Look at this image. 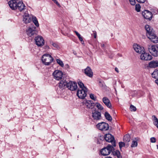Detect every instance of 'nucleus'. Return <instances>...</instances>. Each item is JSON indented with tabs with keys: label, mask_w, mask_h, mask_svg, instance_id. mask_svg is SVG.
Here are the masks:
<instances>
[{
	"label": "nucleus",
	"mask_w": 158,
	"mask_h": 158,
	"mask_svg": "<svg viewBox=\"0 0 158 158\" xmlns=\"http://www.w3.org/2000/svg\"><path fill=\"white\" fill-rule=\"evenodd\" d=\"M8 4L12 10L18 9L20 11L25 9V7L23 2L19 1L17 2L15 0H11L8 2Z\"/></svg>",
	"instance_id": "f257e3e1"
},
{
	"label": "nucleus",
	"mask_w": 158,
	"mask_h": 158,
	"mask_svg": "<svg viewBox=\"0 0 158 158\" xmlns=\"http://www.w3.org/2000/svg\"><path fill=\"white\" fill-rule=\"evenodd\" d=\"M53 60V59L52 56L47 54H44L42 57V61L45 65H49Z\"/></svg>",
	"instance_id": "f03ea898"
},
{
	"label": "nucleus",
	"mask_w": 158,
	"mask_h": 158,
	"mask_svg": "<svg viewBox=\"0 0 158 158\" xmlns=\"http://www.w3.org/2000/svg\"><path fill=\"white\" fill-rule=\"evenodd\" d=\"M114 151V146L111 145H108L106 147L104 148L101 150V154L105 156L109 155L111 152Z\"/></svg>",
	"instance_id": "7ed1b4c3"
},
{
	"label": "nucleus",
	"mask_w": 158,
	"mask_h": 158,
	"mask_svg": "<svg viewBox=\"0 0 158 158\" xmlns=\"http://www.w3.org/2000/svg\"><path fill=\"white\" fill-rule=\"evenodd\" d=\"M149 52L154 56H157L158 55V47L156 45H148V47Z\"/></svg>",
	"instance_id": "20e7f679"
},
{
	"label": "nucleus",
	"mask_w": 158,
	"mask_h": 158,
	"mask_svg": "<svg viewBox=\"0 0 158 158\" xmlns=\"http://www.w3.org/2000/svg\"><path fill=\"white\" fill-rule=\"evenodd\" d=\"M26 32L27 35L30 37L36 35L38 33L36 27L33 25L29 27L26 30Z\"/></svg>",
	"instance_id": "39448f33"
},
{
	"label": "nucleus",
	"mask_w": 158,
	"mask_h": 158,
	"mask_svg": "<svg viewBox=\"0 0 158 158\" xmlns=\"http://www.w3.org/2000/svg\"><path fill=\"white\" fill-rule=\"evenodd\" d=\"M104 138L107 142H111L113 146L115 147V141L114 136L110 134H106L105 135Z\"/></svg>",
	"instance_id": "423d86ee"
},
{
	"label": "nucleus",
	"mask_w": 158,
	"mask_h": 158,
	"mask_svg": "<svg viewBox=\"0 0 158 158\" xmlns=\"http://www.w3.org/2000/svg\"><path fill=\"white\" fill-rule=\"evenodd\" d=\"M35 44L39 47L43 46L44 44V40L43 37L40 35L36 36L35 39Z\"/></svg>",
	"instance_id": "0eeeda50"
},
{
	"label": "nucleus",
	"mask_w": 158,
	"mask_h": 158,
	"mask_svg": "<svg viewBox=\"0 0 158 158\" xmlns=\"http://www.w3.org/2000/svg\"><path fill=\"white\" fill-rule=\"evenodd\" d=\"M96 126L97 128L101 131H107L108 130L109 128L108 124L104 122L98 123L97 125Z\"/></svg>",
	"instance_id": "6e6552de"
},
{
	"label": "nucleus",
	"mask_w": 158,
	"mask_h": 158,
	"mask_svg": "<svg viewBox=\"0 0 158 158\" xmlns=\"http://www.w3.org/2000/svg\"><path fill=\"white\" fill-rule=\"evenodd\" d=\"M87 89H82L78 90L77 92V96L80 98L84 99L86 96Z\"/></svg>",
	"instance_id": "1a4fd4ad"
},
{
	"label": "nucleus",
	"mask_w": 158,
	"mask_h": 158,
	"mask_svg": "<svg viewBox=\"0 0 158 158\" xmlns=\"http://www.w3.org/2000/svg\"><path fill=\"white\" fill-rule=\"evenodd\" d=\"M141 54L140 57L141 60L147 61L150 60L152 59V57L150 55L147 53H146L144 51V52L142 53Z\"/></svg>",
	"instance_id": "9d476101"
},
{
	"label": "nucleus",
	"mask_w": 158,
	"mask_h": 158,
	"mask_svg": "<svg viewBox=\"0 0 158 158\" xmlns=\"http://www.w3.org/2000/svg\"><path fill=\"white\" fill-rule=\"evenodd\" d=\"M67 87L71 91H74L77 88V84L74 81H70L67 82Z\"/></svg>",
	"instance_id": "9b49d317"
},
{
	"label": "nucleus",
	"mask_w": 158,
	"mask_h": 158,
	"mask_svg": "<svg viewBox=\"0 0 158 158\" xmlns=\"http://www.w3.org/2000/svg\"><path fill=\"white\" fill-rule=\"evenodd\" d=\"M54 78L57 80H59L62 79L63 73L60 71L56 70L53 73Z\"/></svg>",
	"instance_id": "f8f14e48"
},
{
	"label": "nucleus",
	"mask_w": 158,
	"mask_h": 158,
	"mask_svg": "<svg viewBox=\"0 0 158 158\" xmlns=\"http://www.w3.org/2000/svg\"><path fill=\"white\" fill-rule=\"evenodd\" d=\"M92 116L94 120H98L101 118V114L97 110H95L94 112L92 111Z\"/></svg>",
	"instance_id": "ddd939ff"
},
{
	"label": "nucleus",
	"mask_w": 158,
	"mask_h": 158,
	"mask_svg": "<svg viewBox=\"0 0 158 158\" xmlns=\"http://www.w3.org/2000/svg\"><path fill=\"white\" fill-rule=\"evenodd\" d=\"M142 15L144 18L150 20L152 18V13L147 10H145L142 12Z\"/></svg>",
	"instance_id": "4468645a"
},
{
	"label": "nucleus",
	"mask_w": 158,
	"mask_h": 158,
	"mask_svg": "<svg viewBox=\"0 0 158 158\" xmlns=\"http://www.w3.org/2000/svg\"><path fill=\"white\" fill-rule=\"evenodd\" d=\"M133 48L135 51L137 53L141 54L144 52L145 51L144 48L141 46L137 44H135L133 45Z\"/></svg>",
	"instance_id": "2eb2a0df"
},
{
	"label": "nucleus",
	"mask_w": 158,
	"mask_h": 158,
	"mask_svg": "<svg viewBox=\"0 0 158 158\" xmlns=\"http://www.w3.org/2000/svg\"><path fill=\"white\" fill-rule=\"evenodd\" d=\"M23 17V21L26 24L30 23L31 20V18L29 15L26 13L24 14Z\"/></svg>",
	"instance_id": "dca6fc26"
},
{
	"label": "nucleus",
	"mask_w": 158,
	"mask_h": 158,
	"mask_svg": "<svg viewBox=\"0 0 158 158\" xmlns=\"http://www.w3.org/2000/svg\"><path fill=\"white\" fill-rule=\"evenodd\" d=\"M85 73L88 76L91 77L93 75V72L91 68L89 66L85 69Z\"/></svg>",
	"instance_id": "f3484780"
},
{
	"label": "nucleus",
	"mask_w": 158,
	"mask_h": 158,
	"mask_svg": "<svg viewBox=\"0 0 158 158\" xmlns=\"http://www.w3.org/2000/svg\"><path fill=\"white\" fill-rule=\"evenodd\" d=\"M145 28L146 31V34L147 36L154 33L153 29L149 25H146Z\"/></svg>",
	"instance_id": "a211bd4d"
},
{
	"label": "nucleus",
	"mask_w": 158,
	"mask_h": 158,
	"mask_svg": "<svg viewBox=\"0 0 158 158\" xmlns=\"http://www.w3.org/2000/svg\"><path fill=\"white\" fill-rule=\"evenodd\" d=\"M102 101L104 104L108 108L111 107V104L109 99L106 97H104L102 98Z\"/></svg>",
	"instance_id": "6ab92c4d"
},
{
	"label": "nucleus",
	"mask_w": 158,
	"mask_h": 158,
	"mask_svg": "<svg viewBox=\"0 0 158 158\" xmlns=\"http://www.w3.org/2000/svg\"><path fill=\"white\" fill-rule=\"evenodd\" d=\"M67 82H66L65 80H61L59 83V87L62 90L67 87Z\"/></svg>",
	"instance_id": "aec40b11"
},
{
	"label": "nucleus",
	"mask_w": 158,
	"mask_h": 158,
	"mask_svg": "<svg viewBox=\"0 0 158 158\" xmlns=\"http://www.w3.org/2000/svg\"><path fill=\"white\" fill-rule=\"evenodd\" d=\"M148 66L151 68H155L158 66V61L152 60L148 63Z\"/></svg>",
	"instance_id": "412c9836"
},
{
	"label": "nucleus",
	"mask_w": 158,
	"mask_h": 158,
	"mask_svg": "<svg viewBox=\"0 0 158 158\" xmlns=\"http://www.w3.org/2000/svg\"><path fill=\"white\" fill-rule=\"evenodd\" d=\"M91 101L87 100L85 103V104L87 107L89 109H92L94 106V103Z\"/></svg>",
	"instance_id": "4be33fe9"
},
{
	"label": "nucleus",
	"mask_w": 158,
	"mask_h": 158,
	"mask_svg": "<svg viewBox=\"0 0 158 158\" xmlns=\"http://www.w3.org/2000/svg\"><path fill=\"white\" fill-rule=\"evenodd\" d=\"M104 116L109 121L112 120V118L110 114L107 112H106L104 114Z\"/></svg>",
	"instance_id": "5701e85b"
},
{
	"label": "nucleus",
	"mask_w": 158,
	"mask_h": 158,
	"mask_svg": "<svg viewBox=\"0 0 158 158\" xmlns=\"http://www.w3.org/2000/svg\"><path fill=\"white\" fill-rule=\"evenodd\" d=\"M152 77L155 79H158V70L155 69L152 74Z\"/></svg>",
	"instance_id": "b1692460"
},
{
	"label": "nucleus",
	"mask_w": 158,
	"mask_h": 158,
	"mask_svg": "<svg viewBox=\"0 0 158 158\" xmlns=\"http://www.w3.org/2000/svg\"><path fill=\"white\" fill-rule=\"evenodd\" d=\"M131 139L130 136L129 135L127 134L124 136L123 137V140L125 142H129L130 141Z\"/></svg>",
	"instance_id": "393cba45"
},
{
	"label": "nucleus",
	"mask_w": 158,
	"mask_h": 158,
	"mask_svg": "<svg viewBox=\"0 0 158 158\" xmlns=\"http://www.w3.org/2000/svg\"><path fill=\"white\" fill-rule=\"evenodd\" d=\"M77 83L79 86L80 87V88H81V89H87L84 86V84L81 81H78Z\"/></svg>",
	"instance_id": "a878e982"
},
{
	"label": "nucleus",
	"mask_w": 158,
	"mask_h": 158,
	"mask_svg": "<svg viewBox=\"0 0 158 158\" xmlns=\"http://www.w3.org/2000/svg\"><path fill=\"white\" fill-rule=\"evenodd\" d=\"M50 43L55 48L59 49L60 48V47L58 44L56 43H54L52 41H50Z\"/></svg>",
	"instance_id": "bb28decb"
},
{
	"label": "nucleus",
	"mask_w": 158,
	"mask_h": 158,
	"mask_svg": "<svg viewBox=\"0 0 158 158\" xmlns=\"http://www.w3.org/2000/svg\"><path fill=\"white\" fill-rule=\"evenodd\" d=\"M152 118H154V124L156 125L158 129V119L155 115L152 116Z\"/></svg>",
	"instance_id": "cd10ccee"
},
{
	"label": "nucleus",
	"mask_w": 158,
	"mask_h": 158,
	"mask_svg": "<svg viewBox=\"0 0 158 158\" xmlns=\"http://www.w3.org/2000/svg\"><path fill=\"white\" fill-rule=\"evenodd\" d=\"M113 154L115 156H116L118 158H121V156L120 155V152L118 150H116L114 151H114H113Z\"/></svg>",
	"instance_id": "c85d7f7f"
},
{
	"label": "nucleus",
	"mask_w": 158,
	"mask_h": 158,
	"mask_svg": "<svg viewBox=\"0 0 158 158\" xmlns=\"http://www.w3.org/2000/svg\"><path fill=\"white\" fill-rule=\"evenodd\" d=\"M32 20L33 22L36 27H38L39 26V24L37 19L35 17H33L32 18Z\"/></svg>",
	"instance_id": "c756f323"
},
{
	"label": "nucleus",
	"mask_w": 158,
	"mask_h": 158,
	"mask_svg": "<svg viewBox=\"0 0 158 158\" xmlns=\"http://www.w3.org/2000/svg\"><path fill=\"white\" fill-rule=\"evenodd\" d=\"M74 32L77 35L79 39L82 42V41L84 42V41L83 40V38L82 37H81L80 35L76 31H74Z\"/></svg>",
	"instance_id": "7c9ffc66"
},
{
	"label": "nucleus",
	"mask_w": 158,
	"mask_h": 158,
	"mask_svg": "<svg viewBox=\"0 0 158 158\" xmlns=\"http://www.w3.org/2000/svg\"><path fill=\"white\" fill-rule=\"evenodd\" d=\"M57 63L61 67H63L64 66V64L63 61L60 59H57L56 60Z\"/></svg>",
	"instance_id": "2f4dec72"
},
{
	"label": "nucleus",
	"mask_w": 158,
	"mask_h": 158,
	"mask_svg": "<svg viewBox=\"0 0 158 158\" xmlns=\"http://www.w3.org/2000/svg\"><path fill=\"white\" fill-rule=\"evenodd\" d=\"M141 6L139 4H137L135 5V10L138 12L140 11Z\"/></svg>",
	"instance_id": "473e14b6"
},
{
	"label": "nucleus",
	"mask_w": 158,
	"mask_h": 158,
	"mask_svg": "<svg viewBox=\"0 0 158 158\" xmlns=\"http://www.w3.org/2000/svg\"><path fill=\"white\" fill-rule=\"evenodd\" d=\"M151 41L153 42V43H156L158 42V37L157 36L156 37H155L154 39H153L152 37H151Z\"/></svg>",
	"instance_id": "72a5a7b5"
},
{
	"label": "nucleus",
	"mask_w": 158,
	"mask_h": 158,
	"mask_svg": "<svg viewBox=\"0 0 158 158\" xmlns=\"http://www.w3.org/2000/svg\"><path fill=\"white\" fill-rule=\"evenodd\" d=\"M147 37L150 40H151V37H152L153 39H154L155 37V38L157 37V36L154 33H153L152 34H150Z\"/></svg>",
	"instance_id": "f704fd0d"
},
{
	"label": "nucleus",
	"mask_w": 158,
	"mask_h": 158,
	"mask_svg": "<svg viewBox=\"0 0 158 158\" xmlns=\"http://www.w3.org/2000/svg\"><path fill=\"white\" fill-rule=\"evenodd\" d=\"M137 142L136 141L133 140L132 141V143L131 145V147H136L137 145Z\"/></svg>",
	"instance_id": "c9c22d12"
},
{
	"label": "nucleus",
	"mask_w": 158,
	"mask_h": 158,
	"mask_svg": "<svg viewBox=\"0 0 158 158\" xmlns=\"http://www.w3.org/2000/svg\"><path fill=\"white\" fill-rule=\"evenodd\" d=\"M130 110L131 111H135L136 110V109L135 106L133 105H131L130 107Z\"/></svg>",
	"instance_id": "e433bc0d"
},
{
	"label": "nucleus",
	"mask_w": 158,
	"mask_h": 158,
	"mask_svg": "<svg viewBox=\"0 0 158 158\" xmlns=\"http://www.w3.org/2000/svg\"><path fill=\"white\" fill-rule=\"evenodd\" d=\"M96 107L98 108V109H99L101 110H102L103 109V108L101 106V105L98 103H97Z\"/></svg>",
	"instance_id": "4c0bfd02"
},
{
	"label": "nucleus",
	"mask_w": 158,
	"mask_h": 158,
	"mask_svg": "<svg viewBox=\"0 0 158 158\" xmlns=\"http://www.w3.org/2000/svg\"><path fill=\"white\" fill-rule=\"evenodd\" d=\"M119 148L120 149H121V148L125 146V143L124 142H119Z\"/></svg>",
	"instance_id": "58836bf2"
},
{
	"label": "nucleus",
	"mask_w": 158,
	"mask_h": 158,
	"mask_svg": "<svg viewBox=\"0 0 158 158\" xmlns=\"http://www.w3.org/2000/svg\"><path fill=\"white\" fill-rule=\"evenodd\" d=\"M130 4L132 6H134L136 2L135 0H129Z\"/></svg>",
	"instance_id": "ea45409f"
},
{
	"label": "nucleus",
	"mask_w": 158,
	"mask_h": 158,
	"mask_svg": "<svg viewBox=\"0 0 158 158\" xmlns=\"http://www.w3.org/2000/svg\"><path fill=\"white\" fill-rule=\"evenodd\" d=\"M90 98L93 100H94V101H95L96 100V98H94V94H90Z\"/></svg>",
	"instance_id": "a19ab883"
},
{
	"label": "nucleus",
	"mask_w": 158,
	"mask_h": 158,
	"mask_svg": "<svg viewBox=\"0 0 158 158\" xmlns=\"http://www.w3.org/2000/svg\"><path fill=\"white\" fill-rule=\"evenodd\" d=\"M150 141L152 143H155L156 142V139L155 137H152L150 139Z\"/></svg>",
	"instance_id": "79ce46f5"
},
{
	"label": "nucleus",
	"mask_w": 158,
	"mask_h": 158,
	"mask_svg": "<svg viewBox=\"0 0 158 158\" xmlns=\"http://www.w3.org/2000/svg\"><path fill=\"white\" fill-rule=\"evenodd\" d=\"M136 1L139 3H144L146 0H136Z\"/></svg>",
	"instance_id": "37998d69"
},
{
	"label": "nucleus",
	"mask_w": 158,
	"mask_h": 158,
	"mask_svg": "<svg viewBox=\"0 0 158 158\" xmlns=\"http://www.w3.org/2000/svg\"><path fill=\"white\" fill-rule=\"evenodd\" d=\"M94 37L95 38H96V37H97V33H96V31H95L94 33Z\"/></svg>",
	"instance_id": "c03bdc74"
},
{
	"label": "nucleus",
	"mask_w": 158,
	"mask_h": 158,
	"mask_svg": "<svg viewBox=\"0 0 158 158\" xmlns=\"http://www.w3.org/2000/svg\"><path fill=\"white\" fill-rule=\"evenodd\" d=\"M56 3V4L58 6H60V5L59 3L56 1V0L54 2Z\"/></svg>",
	"instance_id": "a18cd8bd"
},
{
	"label": "nucleus",
	"mask_w": 158,
	"mask_h": 158,
	"mask_svg": "<svg viewBox=\"0 0 158 158\" xmlns=\"http://www.w3.org/2000/svg\"><path fill=\"white\" fill-rule=\"evenodd\" d=\"M45 49H49L50 48H49V46H48V45H47V46H45Z\"/></svg>",
	"instance_id": "49530a36"
},
{
	"label": "nucleus",
	"mask_w": 158,
	"mask_h": 158,
	"mask_svg": "<svg viewBox=\"0 0 158 158\" xmlns=\"http://www.w3.org/2000/svg\"><path fill=\"white\" fill-rule=\"evenodd\" d=\"M155 82L157 85H158V79H157L156 80Z\"/></svg>",
	"instance_id": "de8ad7c7"
},
{
	"label": "nucleus",
	"mask_w": 158,
	"mask_h": 158,
	"mask_svg": "<svg viewBox=\"0 0 158 158\" xmlns=\"http://www.w3.org/2000/svg\"><path fill=\"white\" fill-rule=\"evenodd\" d=\"M115 70L117 72V73H118L119 72V71H118V69L117 68H115Z\"/></svg>",
	"instance_id": "09e8293b"
},
{
	"label": "nucleus",
	"mask_w": 158,
	"mask_h": 158,
	"mask_svg": "<svg viewBox=\"0 0 158 158\" xmlns=\"http://www.w3.org/2000/svg\"><path fill=\"white\" fill-rule=\"evenodd\" d=\"M65 66H66V68H69V65L67 64H66L65 65Z\"/></svg>",
	"instance_id": "8fccbe9b"
},
{
	"label": "nucleus",
	"mask_w": 158,
	"mask_h": 158,
	"mask_svg": "<svg viewBox=\"0 0 158 158\" xmlns=\"http://www.w3.org/2000/svg\"><path fill=\"white\" fill-rule=\"evenodd\" d=\"M101 46L103 48L104 47L105 45L104 44H101Z\"/></svg>",
	"instance_id": "3c124183"
},
{
	"label": "nucleus",
	"mask_w": 158,
	"mask_h": 158,
	"mask_svg": "<svg viewBox=\"0 0 158 158\" xmlns=\"http://www.w3.org/2000/svg\"><path fill=\"white\" fill-rule=\"evenodd\" d=\"M73 53L75 55H76L77 54V53L75 51L73 52Z\"/></svg>",
	"instance_id": "603ef678"
},
{
	"label": "nucleus",
	"mask_w": 158,
	"mask_h": 158,
	"mask_svg": "<svg viewBox=\"0 0 158 158\" xmlns=\"http://www.w3.org/2000/svg\"><path fill=\"white\" fill-rule=\"evenodd\" d=\"M157 149H158V145H156Z\"/></svg>",
	"instance_id": "864d4df0"
},
{
	"label": "nucleus",
	"mask_w": 158,
	"mask_h": 158,
	"mask_svg": "<svg viewBox=\"0 0 158 158\" xmlns=\"http://www.w3.org/2000/svg\"><path fill=\"white\" fill-rule=\"evenodd\" d=\"M52 0L54 2H55L56 1V0Z\"/></svg>",
	"instance_id": "5fc2aeb1"
},
{
	"label": "nucleus",
	"mask_w": 158,
	"mask_h": 158,
	"mask_svg": "<svg viewBox=\"0 0 158 158\" xmlns=\"http://www.w3.org/2000/svg\"><path fill=\"white\" fill-rule=\"evenodd\" d=\"M81 42L82 43V44H83V43H84V42H83V41H82V42Z\"/></svg>",
	"instance_id": "6e6d98bb"
},
{
	"label": "nucleus",
	"mask_w": 158,
	"mask_h": 158,
	"mask_svg": "<svg viewBox=\"0 0 158 158\" xmlns=\"http://www.w3.org/2000/svg\"><path fill=\"white\" fill-rule=\"evenodd\" d=\"M61 33H62L63 34V35H64L63 34V32H61Z\"/></svg>",
	"instance_id": "4d7b16f0"
},
{
	"label": "nucleus",
	"mask_w": 158,
	"mask_h": 158,
	"mask_svg": "<svg viewBox=\"0 0 158 158\" xmlns=\"http://www.w3.org/2000/svg\"><path fill=\"white\" fill-rule=\"evenodd\" d=\"M99 83H101V81H100V82H99Z\"/></svg>",
	"instance_id": "13d9d810"
}]
</instances>
